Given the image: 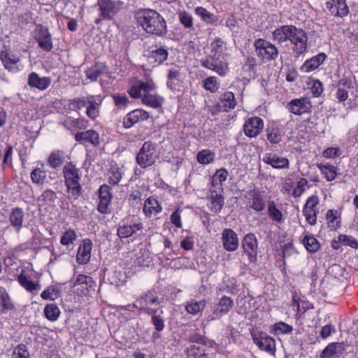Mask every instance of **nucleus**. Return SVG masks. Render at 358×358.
<instances>
[{"label": "nucleus", "instance_id": "1a4fd4ad", "mask_svg": "<svg viewBox=\"0 0 358 358\" xmlns=\"http://www.w3.org/2000/svg\"><path fill=\"white\" fill-rule=\"evenodd\" d=\"M242 248L250 262L254 263L257 260L258 243L255 234L250 233L243 237Z\"/></svg>", "mask_w": 358, "mask_h": 358}, {"label": "nucleus", "instance_id": "9d476101", "mask_svg": "<svg viewBox=\"0 0 358 358\" xmlns=\"http://www.w3.org/2000/svg\"><path fill=\"white\" fill-rule=\"evenodd\" d=\"M252 337L254 343L261 350H264L270 355L275 352V341L266 333H252Z\"/></svg>", "mask_w": 358, "mask_h": 358}, {"label": "nucleus", "instance_id": "5fc2aeb1", "mask_svg": "<svg viewBox=\"0 0 358 358\" xmlns=\"http://www.w3.org/2000/svg\"><path fill=\"white\" fill-rule=\"evenodd\" d=\"M0 299L1 304L4 310H12L14 308V306L11 301V299L6 291V289L3 287H0Z\"/></svg>", "mask_w": 358, "mask_h": 358}, {"label": "nucleus", "instance_id": "f03ea898", "mask_svg": "<svg viewBox=\"0 0 358 358\" xmlns=\"http://www.w3.org/2000/svg\"><path fill=\"white\" fill-rule=\"evenodd\" d=\"M63 174L68 192L75 199H78L82 191L79 169L72 162H69L64 166Z\"/></svg>", "mask_w": 358, "mask_h": 358}, {"label": "nucleus", "instance_id": "69168bd1", "mask_svg": "<svg viewBox=\"0 0 358 358\" xmlns=\"http://www.w3.org/2000/svg\"><path fill=\"white\" fill-rule=\"evenodd\" d=\"M178 18L180 22L187 29H190L193 27V19L190 14L185 11L178 13Z\"/></svg>", "mask_w": 358, "mask_h": 358}, {"label": "nucleus", "instance_id": "0e129e2a", "mask_svg": "<svg viewBox=\"0 0 358 358\" xmlns=\"http://www.w3.org/2000/svg\"><path fill=\"white\" fill-rule=\"evenodd\" d=\"M29 352L27 346L24 344H19L15 348L13 352V358H29Z\"/></svg>", "mask_w": 358, "mask_h": 358}, {"label": "nucleus", "instance_id": "c85d7f7f", "mask_svg": "<svg viewBox=\"0 0 358 358\" xmlns=\"http://www.w3.org/2000/svg\"><path fill=\"white\" fill-rule=\"evenodd\" d=\"M182 83L181 74L176 69H170L167 75V87L172 91L180 90Z\"/></svg>", "mask_w": 358, "mask_h": 358}, {"label": "nucleus", "instance_id": "0eeeda50", "mask_svg": "<svg viewBox=\"0 0 358 358\" xmlns=\"http://www.w3.org/2000/svg\"><path fill=\"white\" fill-rule=\"evenodd\" d=\"M201 66L216 72L220 76H224L228 72V64L221 59V56L209 55L201 60Z\"/></svg>", "mask_w": 358, "mask_h": 358}, {"label": "nucleus", "instance_id": "c03bdc74", "mask_svg": "<svg viewBox=\"0 0 358 358\" xmlns=\"http://www.w3.org/2000/svg\"><path fill=\"white\" fill-rule=\"evenodd\" d=\"M195 13L202 20L208 24H213L218 20L216 15L210 13L203 7L196 8Z\"/></svg>", "mask_w": 358, "mask_h": 358}, {"label": "nucleus", "instance_id": "a19ab883", "mask_svg": "<svg viewBox=\"0 0 358 358\" xmlns=\"http://www.w3.org/2000/svg\"><path fill=\"white\" fill-rule=\"evenodd\" d=\"M234 306L233 300L227 296H223L219 301L217 306L222 315L227 314Z\"/></svg>", "mask_w": 358, "mask_h": 358}, {"label": "nucleus", "instance_id": "09e8293b", "mask_svg": "<svg viewBox=\"0 0 358 358\" xmlns=\"http://www.w3.org/2000/svg\"><path fill=\"white\" fill-rule=\"evenodd\" d=\"M306 248L310 252H315L320 248V244L317 240L312 236H305L303 240Z\"/></svg>", "mask_w": 358, "mask_h": 358}, {"label": "nucleus", "instance_id": "39448f33", "mask_svg": "<svg viewBox=\"0 0 358 358\" xmlns=\"http://www.w3.org/2000/svg\"><path fill=\"white\" fill-rule=\"evenodd\" d=\"M255 52L259 57L266 61H273L278 57V50L275 45L264 39L255 41Z\"/></svg>", "mask_w": 358, "mask_h": 358}, {"label": "nucleus", "instance_id": "72a5a7b5", "mask_svg": "<svg viewBox=\"0 0 358 358\" xmlns=\"http://www.w3.org/2000/svg\"><path fill=\"white\" fill-rule=\"evenodd\" d=\"M325 59L326 55L324 53H320L306 61L301 66V70L307 73L313 71L320 66Z\"/></svg>", "mask_w": 358, "mask_h": 358}, {"label": "nucleus", "instance_id": "b1692460", "mask_svg": "<svg viewBox=\"0 0 358 358\" xmlns=\"http://www.w3.org/2000/svg\"><path fill=\"white\" fill-rule=\"evenodd\" d=\"M352 88H353L352 82L350 78H343L341 79L338 83L336 99L341 102L347 100L349 90Z\"/></svg>", "mask_w": 358, "mask_h": 358}, {"label": "nucleus", "instance_id": "603ef678", "mask_svg": "<svg viewBox=\"0 0 358 358\" xmlns=\"http://www.w3.org/2000/svg\"><path fill=\"white\" fill-rule=\"evenodd\" d=\"M268 214L269 217L275 222H279L282 220V214L281 211L276 208L273 201L268 202Z\"/></svg>", "mask_w": 358, "mask_h": 358}, {"label": "nucleus", "instance_id": "a878e982", "mask_svg": "<svg viewBox=\"0 0 358 358\" xmlns=\"http://www.w3.org/2000/svg\"><path fill=\"white\" fill-rule=\"evenodd\" d=\"M143 210L146 217H151L162 212V208L156 199L149 197L144 202Z\"/></svg>", "mask_w": 358, "mask_h": 358}, {"label": "nucleus", "instance_id": "13d9d810", "mask_svg": "<svg viewBox=\"0 0 358 358\" xmlns=\"http://www.w3.org/2000/svg\"><path fill=\"white\" fill-rule=\"evenodd\" d=\"M122 179V173L118 167L112 166L109 171L108 182L110 185H117Z\"/></svg>", "mask_w": 358, "mask_h": 358}, {"label": "nucleus", "instance_id": "79ce46f5", "mask_svg": "<svg viewBox=\"0 0 358 358\" xmlns=\"http://www.w3.org/2000/svg\"><path fill=\"white\" fill-rule=\"evenodd\" d=\"M19 283L28 292H33L39 289V285L29 280L22 271L17 278Z\"/></svg>", "mask_w": 358, "mask_h": 358}, {"label": "nucleus", "instance_id": "e433bc0d", "mask_svg": "<svg viewBox=\"0 0 358 358\" xmlns=\"http://www.w3.org/2000/svg\"><path fill=\"white\" fill-rule=\"evenodd\" d=\"M237 103L234 93L231 92H225L220 98L219 106L222 108L224 111H228L229 109H234Z\"/></svg>", "mask_w": 358, "mask_h": 358}, {"label": "nucleus", "instance_id": "473e14b6", "mask_svg": "<svg viewBox=\"0 0 358 358\" xmlns=\"http://www.w3.org/2000/svg\"><path fill=\"white\" fill-rule=\"evenodd\" d=\"M75 139L76 141H86L90 142L94 145L99 144V135L94 130H87L85 131L79 132L76 134Z\"/></svg>", "mask_w": 358, "mask_h": 358}, {"label": "nucleus", "instance_id": "de8ad7c7", "mask_svg": "<svg viewBox=\"0 0 358 358\" xmlns=\"http://www.w3.org/2000/svg\"><path fill=\"white\" fill-rule=\"evenodd\" d=\"M129 202L133 206H136L141 204L142 201V192L140 190L139 187L136 186L133 187L131 192L129 194Z\"/></svg>", "mask_w": 358, "mask_h": 358}, {"label": "nucleus", "instance_id": "f3484780", "mask_svg": "<svg viewBox=\"0 0 358 358\" xmlns=\"http://www.w3.org/2000/svg\"><path fill=\"white\" fill-rule=\"evenodd\" d=\"M345 350L346 345L344 343H331L322 350L320 354V358L340 357Z\"/></svg>", "mask_w": 358, "mask_h": 358}, {"label": "nucleus", "instance_id": "20e7f679", "mask_svg": "<svg viewBox=\"0 0 358 358\" xmlns=\"http://www.w3.org/2000/svg\"><path fill=\"white\" fill-rule=\"evenodd\" d=\"M156 149L155 144L150 141L145 142L140 149L137 156L136 162L141 168L152 166L156 160Z\"/></svg>", "mask_w": 358, "mask_h": 358}, {"label": "nucleus", "instance_id": "4468645a", "mask_svg": "<svg viewBox=\"0 0 358 358\" xmlns=\"http://www.w3.org/2000/svg\"><path fill=\"white\" fill-rule=\"evenodd\" d=\"M224 248L229 252L235 251L238 246L237 234L231 229H225L222 234Z\"/></svg>", "mask_w": 358, "mask_h": 358}, {"label": "nucleus", "instance_id": "f257e3e1", "mask_svg": "<svg viewBox=\"0 0 358 358\" xmlns=\"http://www.w3.org/2000/svg\"><path fill=\"white\" fill-rule=\"evenodd\" d=\"M138 23L148 34L163 36L166 34V24L164 19L157 11L145 9L137 13Z\"/></svg>", "mask_w": 358, "mask_h": 358}, {"label": "nucleus", "instance_id": "ea45409f", "mask_svg": "<svg viewBox=\"0 0 358 358\" xmlns=\"http://www.w3.org/2000/svg\"><path fill=\"white\" fill-rule=\"evenodd\" d=\"M64 162V153L59 150H55L51 152L48 159V163L52 169L59 167Z\"/></svg>", "mask_w": 358, "mask_h": 358}, {"label": "nucleus", "instance_id": "e2e57ef3", "mask_svg": "<svg viewBox=\"0 0 358 358\" xmlns=\"http://www.w3.org/2000/svg\"><path fill=\"white\" fill-rule=\"evenodd\" d=\"M267 139L272 144H277L282 140V135L276 128H271L267 130Z\"/></svg>", "mask_w": 358, "mask_h": 358}, {"label": "nucleus", "instance_id": "6e6552de", "mask_svg": "<svg viewBox=\"0 0 358 358\" xmlns=\"http://www.w3.org/2000/svg\"><path fill=\"white\" fill-rule=\"evenodd\" d=\"M100 15L103 19L112 20L119 12L122 3L114 0H98Z\"/></svg>", "mask_w": 358, "mask_h": 358}, {"label": "nucleus", "instance_id": "6e6d98bb", "mask_svg": "<svg viewBox=\"0 0 358 358\" xmlns=\"http://www.w3.org/2000/svg\"><path fill=\"white\" fill-rule=\"evenodd\" d=\"M77 236L74 230L69 229L66 230L62 236L60 243L62 245L68 246L70 244H73L76 240Z\"/></svg>", "mask_w": 358, "mask_h": 358}, {"label": "nucleus", "instance_id": "412c9836", "mask_svg": "<svg viewBox=\"0 0 358 358\" xmlns=\"http://www.w3.org/2000/svg\"><path fill=\"white\" fill-rule=\"evenodd\" d=\"M206 303L207 302L205 299L196 301L191 299L186 301L185 309L189 314L193 316H200L205 309Z\"/></svg>", "mask_w": 358, "mask_h": 358}, {"label": "nucleus", "instance_id": "2f4dec72", "mask_svg": "<svg viewBox=\"0 0 358 358\" xmlns=\"http://www.w3.org/2000/svg\"><path fill=\"white\" fill-rule=\"evenodd\" d=\"M9 220L11 226L15 229L17 232H19L22 227L24 220V212L20 208H15L12 209Z\"/></svg>", "mask_w": 358, "mask_h": 358}, {"label": "nucleus", "instance_id": "2eb2a0df", "mask_svg": "<svg viewBox=\"0 0 358 358\" xmlns=\"http://www.w3.org/2000/svg\"><path fill=\"white\" fill-rule=\"evenodd\" d=\"M99 203L97 210L99 213L105 214L108 213V206L110 203L112 195L110 192V187L107 185H103L99 187Z\"/></svg>", "mask_w": 358, "mask_h": 358}, {"label": "nucleus", "instance_id": "aec40b11", "mask_svg": "<svg viewBox=\"0 0 358 358\" xmlns=\"http://www.w3.org/2000/svg\"><path fill=\"white\" fill-rule=\"evenodd\" d=\"M156 86L155 83L150 80L147 82H141L137 85L132 86L129 90L130 96L134 99L143 97L145 92L149 90H155Z\"/></svg>", "mask_w": 358, "mask_h": 358}, {"label": "nucleus", "instance_id": "4be33fe9", "mask_svg": "<svg viewBox=\"0 0 358 358\" xmlns=\"http://www.w3.org/2000/svg\"><path fill=\"white\" fill-rule=\"evenodd\" d=\"M206 346L192 345L185 350L187 358H212L213 353H210Z\"/></svg>", "mask_w": 358, "mask_h": 358}, {"label": "nucleus", "instance_id": "7ed1b4c3", "mask_svg": "<svg viewBox=\"0 0 358 358\" xmlns=\"http://www.w3.org/2000/svg\"><path fill=\"white\" fill-rule=\"evenodd\" d=\"M70 107L72 110H80L87 106V115L95 119L99 115V107L101 104L100 96L89 95L83 97L75 98L69 100Z\"/></svg>", "mask_w": 358, "mask_h": 358}, {"label": "nucleus", "instance_id": "393cba45", "mask_svg": "<svg viewBox=\"0 0 358 358\" xmlns=\"http://www.w3.org/2000/svg\"><path fill=\"white\" fill-rule=\"evenodd\" d=\"M51 80L48 77L41 78L35 73L32 72L29 76L28 84L33 87H36L40 90H46L50 85Z\"/></svg>", "mask_w": 358, "mask_h": 358}, {"label": "nucleus", "instance_id": "a211bd4d", "mask_svg": "<svg viewBox=\"0 0 358 358\" xmlns=\"http://www.w3.org/2000/svg\"><path fill=\"white\" fill-rule=\"evenodd\" d=\"M148 117V113L143 109L134 110L124 118L123 125L125 128H130L138 121L147 120Z\"/></svg>", "mask_w": 358, "mask_h": 358}, {"label": "nucleus", "instance_id": "dca6fc26", "mask_svg": "<svg viewBox=\"0 0 358 358\" xmlns=\"http://www.w3.org/2000/svg\"><path fill=\"white\" fill-rule=\"evenodd\" d=\"M92 248V241L88 238L84 239L78 248L76 255V259L78 264H86L90 262Z\"/></svg>", "mask_w": 358, "mask_h": 358}, {"label": "nucleus", "instance_id": "6ab92c4d", "mask_svg": "<svg viewBox=\"0 0 358 358\" xmlns=\"http://www.w3.org/2000/svg\"><path fill=\"white\" fill-rule=\"evenodd\" d=\"M294 27V25H282L273 31V39L279 44L288 41Z\"/></svg>", "mask_w": 358, "mask_h": 358}, {"label": "nucleus", "instance_id": "4d7b16f0", "mask_svg": "<svg viewBox=\"0 0 358 358\" xmlns=\"http://www.w3.org/2000/svg\"><path fill=\"white\" fill-rule=\"evenodd\" d=\"M203 87L210 92H215L219 88V83L215 76H209L203 80Z\"/></svg>", "mask_w": 358, "mask_h": 358}, {"label": "nucleus", "instance_id": "c9c22d12", "mask_svg": "<svg viewBox=\"0 0 358 358\" xmlns=\"http://www.w3.org/2000/svg\"><path fill=\"white\" fill-rule=\"evenodd\" d=\"M154 90L145 92L142 97V103L152 108H157L162 106L163 98L159 96L155 93H152Z\"/></svg>", "mask_w": 358, "mask_h": 358}, {"label": "nucleus", "instance_id": "5701e85b", "mask_svg": "<svg viewBox=\"0 0 358 358\" xmlns=\"http://www.w3.org/2000/svg\"><path fill=\"white\" fill-rule=\"evenodd\" d=\"M73 286H80L81 288H78L77 289H80L82 293L86 295L88 294L90 289H94L96 282L90 276L85 275H78L75 282H73Z\"/></svg>", "mask_w": 358, "mask_h": 358}, {"label": "nucleus", "instance_id": "f8f14e48", "mask_svg": "<svg viewBox=\"0 0 358 358\" xmlns=\"http://www.w3.org/2000/svg\"><path fill=\"white\" fill-rule=\"evenodd\" d=\"M264 128V122L259 117L249 118L244 124L243 130L245 134L253 138L257 136Z\"/></svg>", "mask_w": 358, "mask_h": 358}, {"label": "nucleus", "instance_id": "bf43d9fd", "mask_svg": "<svg viewBox=\"0 0 358 358\" xmlns=\"http://www.w3.org/2000/svg\"><path fill=\"white\" fill-rule=\"evenodd\" d=\"M211 51L210 55L221 56L224 49V43L220 38H216L210 44Z\"/></svg>", "mask_w": 358, "mask_h": 358}, {"label": "nucleus", "instance_id": "37998d69", "mask_svg": "<svg viewBox=\"0 0 358 358\" xmlns=\"http://www.w3.org/2000/svg\"><path fill=\"white\" fill-rule=\"evenodd\" d=\"M317 166L328 181H331L336 178L337 175L336 166L322 164H319Z\"/></svg>", "mask_w": 358, "mask_h": 358}, {"label": "nucleus", "instance_id": "7c9ffc66", "mask_svg": "<svg viewBox=\"0 0 358 358\" xmlns=\"http://www.w3.org/2000/svg\"><path fill=\"white\" fill-rule=\"evenodd\" d=\"M1 59L3 64L4 67L9 71L16 72L19 71L18 63L20 61L19 57L14 54L3 53L1 55Z\"/></svg>", "mask_w": 358, "mask_h": 358}, {"label": "nucleus", "instance_id": "423d86ee", "mask_svg": "<svg viewBox=\"0 0 358 358\" xmlns=\"http://www.w3.org/2000/svg\"><path fill=\"white\" fill-rule=\"evenodd\" d=\"M288 41L293 45L292 50L297 57L306 51L308 36L303 29L294 26Z\"/></svg>", "mask_w": 358, "mask_h": 358}, {"label": "nucleus", "instance_id": "774afa93", "mask_svg": "<svg viewBox=\"0 0 358 358\" xmlns=\"http://www.w3.org/2000/svg\"><path fill=\"white\" fill-rule=\"evenodd\" d=\"M273 329L276 334H287L293 331V327L285 322H280L274 324Z\"/></svg>", "mask_w": 358, "mask_h": 358}, {"label": "nucleus", "instance_id": "338daca9", "mask_svg": "<svg viewBox=\"0 0 358 358\" xmlns=\"http://www.w3.org/2000/svg\"><path fill=\"white\" fill-rule=\"evenodd\" d=\"M318 212V210H311L307 208H303V214L306 217V221L310 225H315L316 224Z\"/></svg>", "mask_w": 358, "mask_h": 358}, {"label": "nucleus", "instance_id": "3c124183", "mask_svg": "<svg viewBox=\"0 0 358 358\" xmlns=\"http://www.w3.org/2000/svg\"><path fill=\"white\" fill-rule=\"evenodd\" d=\"M30 177L33 183L41 185L44 182L46 173L41 168H35L31 173Z\"/></svg>", "mask_w": 358, "mask_h": 358}, {"label": "nucleus", "instance_id": "f704fd0d", "mask_svg": "<svg viewBox=\"0 0 358 358\" xmlns=\"http://www.w3.org/2000/svg\"><path fill=\"white\" fill-rule=\"evenodd\" d=\"M251 199L250 201V207L257 212H261L266 207V202L262 193L259 191H253L250 193Z\"/></svg>", "mask_w": 358, "mask_h": 358}, {"label": "nucleus", "instance_id": "a18cd8bd", "mask_svg": "<svg viewBox=\"0 0 358 358\" xmlns=\"http://www.w3.org/2000/svg\"><path fill=\"white\" fill-rule=\"evenodd\" d=\"M44 314L48 320L54 322L58 319L60 315V310L56 304L49 303L47 304L44 308Z\"/></svg>", "mask_w": 358, "mask_h": 358}, {"label": "nucleus", "instance_id": "49530a36", "mask_svg": "<svg viewBox=\"0 0 358 358\" xmlns=\"http://www.w3.org/2000/svg\"><path fill=\"white\" fill-rule=\"evenodd\" d=\"M228 176V171L225 169H220L216 171L213 176L211 184L215 187L219 185L222 187V182H224Z\"/></svg>", "mask_w": 358, "mask_h": 358}, {"label": "nucleus", "instance_id": "bb28decb", "mask_svg": "<svg viewBox=\"0 0 358 358\" xmlns=\"http://www.w3.org/2000/svg\"><path fill=\"white\" fill-rule=\"evenodd\" d=\"M210 201V209L215 213L221 211L224 204V198L215 190H210V196L208 198Z\"/></svg>", "mask_w": 358, "mask_h": 358}, {"label": "nucleus", "instance_id": "052dcab7", "mask_svg": "<svg viewBox=\"0 0 358 358\" xmlns=\"http://www.w3.org/2000/svg\"><path fill=\"white\" fill-rule=\"evenodd\" d=\"M338 241L344 245H348L352 248H358V241L351 236L341 234L338 237Z\"/></svg>", "mask_w": 358, "mask_h": 358}, {"label": "nucleus", "instance_id": "ddd939ff", "mask_svg": "<svg viewBox=\"0 0 358 358\" xmlns=\"http://www.w3.org/2000/svg\"><path fill=\"white\" fill-rule=\"evenodd\" d=\"M311 106L310 101L307 97L292 99L289 103V111L293 114L298 115L309 113L310 111Z\"/></svg>", "mask_w": 358, "mask_h": 358}, {"label": "nucleus", "instance_id": "680f3d73", "mask_svg": "<svg viewBox=\"0 0 358 358\" xmlns=\"http://www.w3.org/2000/svg\"><path fill=\"white\" fill-rule=\"evenodd\" d=\"M336 213V210L331 209L327 211L326 215L329 227L334 229L340 227V222L337 220Z\"/></svg>", "mask_w": 358, "mask_h": 358}, {"label": "nucleus", "instance_id": "58836bf2", "mask_svg": "<svg viewBox=\"0 0 358 358\" xmlns=\"http://www.w3.org/2000/svg\"><path fill=\"white\" fill-rule=\"evenodd\" d=\"M187 341L189 343H196L203 346L208 345L209 347H211L214 345L213 341H208L204 335L201 334L198 329L188 335Z\"/></svg>", "mask_w": 358, "mask_h": 358}, {"label": "nucleus", "instance_id": "864d4df0", "mask_svg": "<svg viewBox=\"0 0 358 358\" xmlns=\"http://www.w3.org/2000/svg\"><path fill=\"white\" fill-rule=\"evenodd\" d=\"M41 296L44 300L55 301L59 296V289L55 286H50L41 293Z\"/></svg>", "mask_w": 358, "mask_h": 358}, {"label": "nucleus", "instance_id": "8fccbe9b", "mask_svg": "<svg viewBox=\"0 0 358 358\" xmlns=\"http://www.w3.org/2000/svg\"><path fill=\"white\" fill-rule=\"evenodd\" d=\"M197 161L202 164H208L215 159V154L208 150H203L197 154Z\"/></svg>", "mask_w": 358, "mask_h": 358}, {"label": "nucleus", "instance_id": "4c0bfd02", "mask_svg": "<svg viewBox=\"0 0 358 358\" xmlns=\"http://www.w3.org/2000/svg\"><path fill=\"white\" fill-rule=\"evenodd\" d=\"M106 66L103 63H96L85 70L86 77L91 81H96L97 78L104 73Z\"/></svg>", "mask_w": 358, "mask_h": 358}, {"label": "nucleus", "instance_id": "c756f323", "mask_svg": "<svg viewBox=\"0 0 358 358\" xmlns=\"http://www.w3.org/2000/svg\"><path fill=\"white\" fill-rule=\"evenodd\" d=\"M263 162L275 169H287L289 167V160L287 158L280 157L275 155H267L263 158Z\"/></svg>", "mask_w": 358, "mask_h": 358}, {"label": "nucleus", "instance_id": "9b49d317", "mask_svg": "<svg viewBox=\"0 0 358 358\" xmlns=\"http://www.w3.org/2000/svg\"><path fill=\"white\" fill-rule=\"evenodd\" d=\"M37 35L35 38L39 47L46 52H50L53 48L52 36L47 27L38 25L36 27Z\"/></svg>", "mask_w": 358, "mask_h": 358}, {"label": "nucleus", "instance_id": "cd10ccee", "mask_svg": "<svg viewBox=\"0 0 358 358\" xmlns=\"http://www.w3.org/2000/svg\"><path fill=\"white\" fill-rule=\"evenodd\" d=\"M169 52L164 48H159L150 52L148 61L153 66H159L166 60Z\"/></svg>", "mask_w": 358, "mask_h": 358}]
</instances>
